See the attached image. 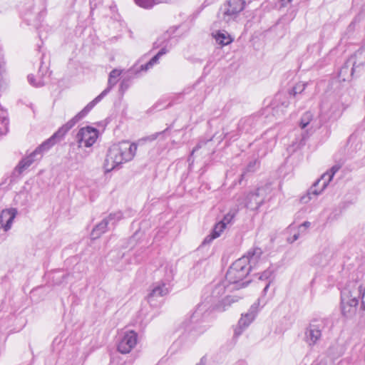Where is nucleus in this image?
<instances>
[{"instance_id": "nucleus-37", "label": "nucleus", "mask_w": 365, "mask_h": 365, "mask_svg": "<svg viewBox=\"0 0 365 365\" xmlns=\"http://www.w3.org/2000/svg\"><path fill=\"white\" fill-rule=\"evenodd\" d=\"M123 218V214L120 211H118L113 213H110L109 216L107 217L109 222H111L112 225H115L117 222Z\"/></svg>"}, {"instance_id": "nucleus-21", "label": "nucleus", "mask_w": 365, "mask_h": 365, "mask_svg": "<svg viewBox=\"0 0 365 365\" xmlns=\"http://www.w3.org/2000/svg\"><path fill=\"white\" fill-rule=\"evenodd\" d=\"M291 96H289L288 93H278L275 95L273 101L272 103V106L275 112H277L278 109H280L282 111L284 110V108H287L290 104L289 98Z\"/></svg>"}, {"instance_id": "nucleus-19", "label": "nucleus", "mask_w": 365, "mask_h": 365, "mask_svg": "<svg viewBox=\"0 0 365 365\" xmlns=\"http://www.w3.org/2000/svg\"><path fill=\"white\" fill-rule=\"evenodd\" d=\"M264 188H258L255 192L248 194L246 200V206L251 210H257L263 203Z\"/></svg>"}, {"instance_id": "nucleus-39", "label": "nucleus", "mask_w": 365, "mask_h": 365, "mask_svg": "<svg viewBox=\"0 0 365 365\" xmlns=\"http://www.w3.org/2000/svg\"><path fill=\"white\" fill-rule=\"evenodd\" d=\"M225 222H220L216 224L212 230V232L215 235V236L218 237L221 232L225 230Z\"/></svg>"}, {"instance_id": "nucleus-17", "label": "nucleus", "mask_w": 365, "mask_h": 365, "mask_svg": "<svg viewBox=\"0 0 365 365\" xmlns=\"http://www.w3.org/2000/svg\"><path fill=\"white\" fill-rule=\"evenodd\" d=\"M257 122L255 117L249 116L245 118L241 119L237 125V135H231V133H225V138H229L230 140H235L236 137L242 133H247L252 130V129L256 126Z\"/></svg>"}, {"instance_id": "nucleus-2", "label": "nucleus", "mask_w": 365, "mask_h": 365, "mask_svg": "<svg viewBox=\"0 0 365 365\" xmlns=\"http://www.w3.org/2000/svg\"><path fill=\"white\" fill-rule=\"evenodd\" d=\"M360 298L361 308L365 310V289L362 290L356 282H350L341 290V312L345 317H350L355 314Z\"/></svg>"}, {"instance_id": "nucleus-42", "label": "nucleus", "mask_w": 365, "mask_h": 365, "mask_svg": "<svg viewBox=\"0 0 365 365\" xmlns=\"http://www.w3.org/2000/svg\"><path fill=\"white\" fill-rule=\"evenodd\" d=\"M128 87H129L128 81L124 79L120 82L119 91L123 94L125 93V91L128 89Z\"/></svg>"}, {"instance_id": "nucleus-46", "label": "nucleus", "mask_w": 365, "mask_h": 365, "mask_svg": "<svg viewBox=\"0 0 365 365\" xmlns=\"http://www.w3.org/2000/svg\"><path fill=\"white\" fill-rule=\"evenodd\" d=\"M256 163H257L256 161L250 163V164L248 165L247 168V170L250 171V172L254 171L255 170L254 167L256 165Z\"/></svg>"}, {"instance_id": "nucleus-16", "label": "nucleus", "mask_w": 365, "mask_h": 365, "mask_svg": "<svg viewBox=\"0 0 365 365\" xmlns=\"http://www.w3.org/2000/svg\"><path fill=\"white\" fill-rule=\"evenodd\" d=\"M263 252L259 247H253L246 253L241 259H246V265L250 267V272L258 268L264 261L262 257Z\"/></svg>"}, {"instance_id": "nucleus-30", "label": "nucleus", "mask_w": 365, "mask_h": 365, "mask_svg": "<svg viewBox=\"0 0 365 365\" xmlns=\"http://www.w3.org/2000/svg\"><path fill=\"white\" fill-rule=\"evenodd\" d=\"M162 269L165 272V276L162 282H168V284H170V282L173 281L174 277V268L172 264H166L164 267H162Z\"/></svg>"}, {"instance_id": "nucleus-44", "label": "nucleus", "mask_w": 365, "mask_h": 365, "mask_svg": "<svg viewBox=\"0 0 365 365\" xmlns=\"http://www.w3.org/2000/svg\"><path fill=\"white\" fill-rule=\"evenodd\" d=\"M233 218V215L227 214L226 215L223 220L221 222H225V225L229 223L232 219Z\"/></svg>"}, {"instance_id": "nucleus-24", "label": "nucleus", "mask_w": 365, "mask_h": 365, "mask_svg": "<svg viewBox=\"0 0 365 365\" xmlns=\"http://www.w3.org/2000/svg\"><path fill=\"white\" fill-rule=\"evenodd\" d=\"M109 222L107 218L103 219L100 223H98L92 230L91 233V238L95 240L101 237V235L105 233L108 229V225Z\"/></svg>"}, {"instance_id": "nucleus-5", "label": "nucleus", "mask_w": 365, "mask_h": 365, "mask_svg": "<svg viewBox=\"0 0 365 365\" xmlns=\"http://www.w3.org/2000/svg\"><path fill=\"white\" fill-rule=\"evenodd\" d=\"M245 6V0H227L220 7L218 18L227 24L236 22Z\"/></svg>"}, {"instance_id": "nucleus-26", "label": "nucleus", "mask_w": 365, "mask_h": 365, "mask_svg": "<svg viewBox=\"0 0 365 365\" xmlns=\"http://www.w3.org/2000/svg\"><path fill=\"white\" fill-rule=\"evenodd\" d=\"M30 200V195L24 187L14 197L15 204L20 206H26Z\"/></svg>"}, {"instance_id": "nucleus-34", "label": "nucleus", "mask_w": 365, "mask_h": 365, "mask_svg": "<svg viewBox=\"0 0 365 365\" xmlns=\"http://www.w3.org/2000/svg\"><path fill=\"white\" fill-rule=\"evenodd\" d=\"M307 83L299 82L289 91V96L295 98L297 94L302 93L306 88Z\"/></svg>"}, {"instance_id": "nucleus-36", "label": "nucleus", "mask_w": 365, "mask_h": 365, "mask_svg": "<svg viewBox=\"0 0 365 365\" xmlns=\"http://www.w3.org/2000/svg\"><path fill=\"white\" fill-rule=\"evenodd\" d=\"M170 128V127H168L165 130H164L161 132H157V133H155L148 136L144 137V138L140 139L139 141L140 142H147V141L152 142V141L156 140L159 136L164 135Z\"/></svg>"}, {"instance_id": "nucleus-13", "label": "nucleus", "mask_w": 365, "mask_h": 365, "mask_svg": "<svg viewBox=\"0 0 365 365\" xmlns=\"http://www.w3.org/2000/svg\"><path fill=\"white\" fill-rule=\"evenodd\" d=\"M171 289V285L168 282H158L153 284L150 293L148 295V302L153 306H158L160 299L167 295Z\"/></svg>"}, {"instance_id": "nucleus-35", "label": "nucleus", "mask_w": 365, "mask_h": 365, "mask_svg": "<svg viewBox=\"0 0 365 365\" xmlns=\"http://www.w3.org/2000/svg\"><path fill=\"white\" fill-rule=\"evenodd\" d=\"M313 115L311 112H306L301 118L299 126L304 129L309 125L312 120Z\"/></svg>"}, {"instance_id": "nucleus-8", "label": "nucleus", "mask_w": 365, "mask_h": 365, "mask_svg": "<svg viewBox=\"0 0 365 365\" xmlns=\"http://www.w3.org/2000/svg\"><path fill=\"white\" fill-rule=\"evenodd\" d=\"M342 111V105L333 98L324 99L320 105L321 121L324 123L331 118H336L340 116Z\"/></svg>"}, {"instance_id": "nucleus-1", "label": "nucleus", "mask_w": 365, "mask_h": 365, "mask_svg": "<svg viewBox=\"0 0 365 365\" xmlns=\"http://www.w3.org/2000/svg\"><path fill=\"white\" fill-rule=\"evenodd\" d=\"M137 145L123 141L113 145L108 150L105 160L104 167L107 172H110L123 163L131 160L137 151Z\"/></svg>"}, {"instance_id": "nucleus-49", "label": "nucleus", "mask_w": 365, "mask_h": 365, "mask_svg": "<svg viewBox=\"0 0 365 365\" xmlns=\"http://www.w3.org/2000/svg\"><path fill=\"white\" fill-rule=\"evenodd\" d=\"M299 236V235L298 233L294 234V235L292 236V240L289 239L288 240H289L291 243H292V242H294V241H296V240H298Z\"/></svg>"}, {"instance_id": "nucleus-3", "label": "nucleus", "mask_w": 365, "mask_h": 365, "mask_svg": "<svg viewBox=\"0 0 365 365\" xmlns=\"http://www.w3.org/2000/svg\"><path fill=\"white\" fill-rule=\"evenodd\" d=\"M235 290V287L231 286L225 279L215 284L211 290L210 299V302L216 306L217 309L225 310L226 307L231 305L232 303L238 301L237 297L226 295L222 297L226 292Z\"/></svg>"}, {"instance_id": "nucleus-4", "label": "nucleus", "mask_w": 365, "mask_h": 365, "mask_svg": "<svg viewBox=\"0 0 365 365\" xmlns=\"http://www.w3.org/2000/svg\"><path fill=\"white\" fill-rule=\"evenodd\" d=\"M246 259L239 258L232 264L226 273L225 280L235 287V289L245 287L250 282V280L242 282L250 272V267L246 265Z\"/></svg>"}, {"instance_id": "nucleus-15", "label": "nucleus", "mask_w": 365, "mask_h": 365, "mask_svg": "<svg viewBox=\"0 0 365 365\" xmlns=\"http://www.w3.org/2000/svg\"><path fill=\"white\" fill-rule=\"evenodd\" d=\"M362 56L361 52H356L353 56L350 57L344 64V66L340 68L338 76L340 80L346 81L350 78L353 76L354 71L356 68L362 65L364 62L356 63L355 59L358 56Z\"/></svg>"}, {"instance_id": "nucleus-22", "label": "nucleus", "mask_w": 365, "mask_h": 365, "mask_svg": "<svg viewBox=\"0 0 365 365\" xmlns=\"http://www.w3.org/2000/svg\"><path fill=\"white\" fill-rule=\"evenodd\" d=\"M259 304V299H258L257 302L254 303L250 307L247 313L242 314V317L238 322V323L240 324V326H244V327L247 328L248 326L252 322L258 312Z\"/></svg>"}, {"instance_id": "nucleus-9", "label": "nucleus", "mask_w": 365, "mask_h": 365, "mask_svg": "<svg viewBox=\"0 0 365 365\" xmlns=\"http://www.w3.org/2000/svg\"><path fill=\"white\" fill-rule=\"evenodd\" d=\"M96 104L92 101L81 111L77 113L72 119L62 125L50 138L52 146L56 143V139H61L71 130L80 120L83 118Z\"/></svg>"}, {"instance_id": "nucleus-20", "label": "nucleus", "mask_w": 365, "mask_h": 365, "mask_svg": "<svg viewBox=\"0 0 365 365\" xmlns=\"http://www.w3.org/2000/svg\"><path fill=\"white\" fill-rule=\"evenodd\" d=\"M17 215L16 208H10L2 210L0 215V226L5 232L11 227L13 221Z\"/></svg>"}, {"instance_id": "nucleus-43", "label": "nucleus", "mask_w": 365, "mask_h": 365, "mask_svg": "<svg viewBox=\"0 0 365 365\" xmlns=\"http://www.w3.org/2000/svg\"><path fill=\"white\" fill-rule=\"evenodd\" d=\"M217 236H215V235L213 232H212V234H211V235H210L207 236V237L204 239V240H203V242H202V245H204L209 244V243H210V242H211L214 239H215V238H217Z\"/></svg>"}, {"instance_id": "nucleus-50", "label": "nucleus", "mask_w": 365, "mask_h": 365, "mask_svg": "<svg viewBox=\"0 0 365 365\" xmlns=\"http://www.w3.org/2000/svg\"><path fill=\"white\" fill-rule=\"evenodd\" d=\"M309 225H310V222H304L301 225V227H309Z\"/></svg>"}, {"instance_id": "nucleus-28", "label": "nucleus", "mask_w": 365, "mask_h": 365, "mask_svg": "<svg viewBox=\"0 0 365 365\" xmlns=\"http://www.w3.org/2000/svg\"><path fill=\"white\" fill-rule=\"evenodd\" d=\"M327 353L331 359H336L343 354L344 349L338 342L336 341L330 345Z\"/></svg>"}, {"instance_id": "nucleus-40", "label": "nucleus", "mask_w": 365, "mask_h": 365, "mask_svg": "<svg viewBox=\"0 0 365 365\" xmlns=\"http://www.w3.org/2000/svg\"><path fill=\"white\" fill-rule=\"evenodd\" d=\"M206 143V142L205 141H202V140H200L197 145L192 149L191 153H190V155L189 156L188 158V161L189 162H192L193 163V160L192 159V155L194 154L195 152H196L197 150H198L203 145H205Z\"/></svg>"}, {"instance_id": "nucleus-29", "label": "nucleus", "mask_w": 365, "mask_h": 365, "mask_svg": "<svg viewBox=\"0 0 365 365\" xmlns=\"http://www.w3.org/2000/svg\"><path fill=\"white\" fill-rule=\"evenodd\" d=\"M273 269L271 267L267 268L262 273L257 274L258 279L261 281L266 282L265 287L263 289V292L265 294L269 287L270 284V279L273 274Z\"/></svg>"}, {"instance_id": "nucleus-11", "label": "nucleus", "mask_w": 365, "mask_h": 365, "mask_svg": "<svg viewBox=\"0 0 365 365\" xmlns=\"http://www.w3.org/2000/svg\"><path fill=\"white\" fill-rule=\"evenodd\" d=\"M52 147L51 140H46L41 145L36 148L29 156L24 158L18 164L16 170L19 173H22L26 170L34 161L41 158L42 153L48 150Z\"/></svg>"}, {"instance_id": "nucleus-51", "label": "nucleus", "mask_w": 365, "mask_h": 365, "mask_svg": "<svg viewBox=\"0 0 365 365\" xmlns=\"http://www.w3.org/2000/svg\"><path fill=\"white\" fill-rule=\"evenodd\" d=\"M41 76H43V73H41V69H40L39 71H38V79H39V78L42 79Z\"/></svg>"}, {"instance_id": "nucleus-33", "label": "nucleus", "mask_w": 365, "mask_h": 365, "mask_svg": "<svg viewBox=\"0 0 365 365\" xmlns=\"http://www.w3.org/2000/svg\"><path fill=\"white\" fill-rule=\"evenodd\" d=\"M168 0H135L136 4L139 6L150 9L155 4L166 2Z\"/></svg>"}, {"instance_id": "nucleus-52", "label": "nucleus", "mask_w": 365, "mask_h": 365, "mask_svg": "<svg viewBox=\"0 0 365 365\" xmlns=\"http://www.w3.org/2000/svg\"><path fill=\"white\" fill-rule=\"evenodd\" d=\"M282 1H284L285 3H290L292 0H281Z\"/></svg>"}, {"instance_id": "nucleus-18", "label": "nucleus", "mask_w": 365, "mask_h": 365, "mask_svg": "<svg viewBox=\"0 0 365 365\" xmlns=\"http://www.w3.org/2000/svg\"><path fill=\"white\" fill-rule=\"evenodd\" d=\"M122 71L119 69H113L110 71L108 76V86L104 89L93 101L97 104L117 84L119 80V76L121 74Z\"/></svg>"}, {"instance_id": "nucleus-25", "label": "nucleus", "mask_w": 365, "mask_h": 365, "mask_svg": "<svg viewBox=\"0 0 365 365\" xmlns=\"http://www.w3.org/2000/svg\"><path fill=\"white\" fill-rule=\"evenodd\" d=\"M209 308L207 304L202 303L198 304L197 309L195 310L193 314L191 316V322L197 323L200 321L201 317H205V315L207 313V310Z\"/></svg>"}, {"instance_id": "nucleus-32", "label": "nucleus", "mask_w": 365, "mask_h": 365, "mask_svg": "<svg viewBox=\"0 0 365 365\" xmlns=\"http://www.w3.org/2000/svg\"><path fill=\"white\" fill-rule=\"evenodd\" d=\"M267 137H269V140L267 142V150L271 151L276 144V135L273 130H270L264 133L263 139H266Z\"/></svg>"}, {"instance_id": "nucleus-7", "label": "nucleus", "mask_w": 365, "mask_h": 365, "mask_svg": "<svg viewBox=\"0 0 365 365\" xmlns=\"http://www.w3.org/2000/svg\"><path fill=\"white\" fill-rule=\"evenodd\" d=\"M327 325L325 319L312 320L305 330L304 341L309 346H313L321 339L322 331Z\"/></svg>"}, {"instance_id": "nucleus-23", "label": "nucleus", "mask_w": 365, "mask_h": 365, "mask_svg": "<svg viewBox=\"0 0 365 365\" xmlns=\"http://www.w3.org/2000/svg\"><path fill=\"white\" fill-rule=\"evenodd\" d=\"M168 49L166 46L160 48V50L145 64L142 65L140 67L141 71H148L153 68V66L158 63L159 59L161 56L166 54L168 52Z\"/></svg>"}, {"instance_id": "nucleus-41", "label": "nucleus", "mask_w": 365, "mask_h": 365, "mask_svg": "<svg viewBox=\"0 0 365 365\" xmlns=\"http://www.w3.org/2000/svg\"><path fill=\"white\" fill-rule=\"evenodd\" d=\"M245 329L246 327H244V326H240V324L238 323L234 329V336L236 338L240 336Z\"/></svg>"}, {"instance_id": "nucleus-6", "label": "nucleus", "mask_w": 365, "mask_h": 365, "mask_svg": "<svg viewBox=\"0 0 365 365\" xmlns=\"http://www.w3.org/2000/svg\"><path fill=\"white\" fill-rule=\"evenodd\" d=\"M339 170V167L334 165L329 171L324 173L322 177L318 179L308 190L307 195L302 197L301 201L304 203H307L313 197H317L321 194Z\"/></svg>"}, {"instance_id": "nucleus-47", "label": "nucleus", "mask_w": 365, "mask_h": 365, "mask_svg": "<svg viewBox=\"0 0 365 365\" xmlns=\"http://www.w3.org/2000/svg\"><path fill=\"white\" fill-rule=\"evenodd\" d=\"M4 71V63H3L2 61H1V59L0 58V81L2 78V73Z\"/></svg>"}, {"instance_id": "nucleus-53", "label": "nucleus", "mask_w": 365, "mask_h": 365, "mask_svg": "<svg viewBox=\"0 0 365 365\" xmlns=\"http://www.w3.org/2000/svg\"><path fill=\"white\" fill-rule=\"evenodd\" d=\"M4 123H5V125H7L8 124V120L6 119V118H4Z\"/></svg>"}, {"instance_id": "nucleus-54", "label": "nucleus", "mask_w": 365, "mask_h": 365, "mask_svg": "<svg viewBox=\"0 0 365 365\" xmlns=\"http://www.w3.org/2000/svg\"><path fill=\"white\" fill-rule=\"evenodd\" d=\"M157 42L154 43V47H158Z\"/></svg>"}, {"instance_id": "nucleus-45", "label": "nucleus", "mask_w": 365, "mask_h": 365, "mask_svg": "<svg viewBox=\"0 0 365 365\" xmlns=\"http://www.w3.org/2000/svg\"><path fill=\"white\" fill-rule=\"evenodd\" d=\"M88 155H89V153H87V152H84V154H83V155H77V156L75 158V160H76L77 162H81L82 160H83L85 158H86Z\"/></svg>"}, {"instance_id": "nucleus-14", "label": "nucleus", "mask_w": 365, "mask_h": 365, "mask_svg": "<svg viewBox=\"0 0 365 365\" xmlns=\"http://www.w3.org/2000/svg\"><path fill=\"white\" fill-rule=\"evenodd\" d=\"M138 334L133 331H125L118 344V350L122 354L129 353L136 345Z\"/></svg>"}, {"instance_id": "nucleus-12", "label": "nucleus", "mask_w": 365, "mask_h": 365, "mask_svg": "<svg viewBox=\"0 0 365 365\" xmlns=\"http://www.w3.org/2000/svg\"><path fill=\"white\" fill-rule=\"evenodd\" d=\"M98 133L99 132L96 128L91 126L80 128L75 137L78 148L91 147L96 143Z\"/></svg>"}, {"instance_id": "nucleus-27", "label": "nucleus", "mask_w": 365, "mask_h": 365, "mask_svg": "<svg viewBox=\"0 0 365 365\" xmlns=\"http://www.w3.org/2000/svg\"><path fill=\"white\" fill-rule=\"evenodd\" d=\"M330 257L329 251H324L312 258V263L318 266H324L329 261Z\"/></svg>"}, {"instance_id": "nucleus-38", "label": "nucleus", "mask_w": 365, "mask_h": 365, "mask_svg": "<svg viewBox=\"0 0 365 365\" xmlns=\"http://www.w3.org/2000/svg\"><path fill=\"white\" fill-rule=\"evenodd\" d=\"M28 81L31 85L35 87H41L45 84V82L43 79L39 78L36 80L33 75H29L28 76Z\"/></svg>"}, {"instance_id": "nucleus-10", "label": "nucleus", "mask_w": 365, "mask_h": 365, "mask_svg": "<svg viewBox=\"0 0 365 365\" xmlns=\"http://www.w3.org/2000/svg\"><path fill=\"white\" fill-rule=\"evenodd\" d=\"M96 104L92 101L81 111L77 113L72 119L62 125L50 138L52 146L56 143V139H61L71 130L80 120L83 118Z\"/></svg>"}, {"instance_id": "nucleus-48", "label": "nucleus", "mask_w": 365, "mask_h": 365, "mask_svg": "<svg viewBox=\"0 0 365 365\" xmlns=\"http://www.w3.org/2000/svg\"><path fill=\"white\" fill-rule=\"evenodd\" d=\"M207 359L205 356L202 357L200 361L196 365H206Z\"/></svg>"}, {"instance_id": "nucleus-31", "label": "nucleus", "mask_w": 365, "mask_h": 365, "mask_svg": "<svg viewBox=\"0 0 365 365\" xmlns=\"http://www.w3.org/2000/svg\"><path fill=\"white\" fill-rule=\"evenodd\" d=\"M216 41L221 46L228 45L232 42L230 36L225 31H218L215 36Z\"/></svg>"}]
</instances>
